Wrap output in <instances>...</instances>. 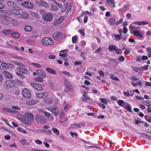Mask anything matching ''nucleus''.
Masks as SVG:
<instances>
[{
  "instance_id": "f257e3e1",
  "label": "nucleus",
  "mask_w": 151,
  "mask_h": 151,
  "mask_svg": "<svg viewBox=\"0 0 151 151\" xmlns=\"http://www.w3.org/2000/svg\"><path fill=\"white\" fill-rule=\"evenodd\" d=\"M34 120L33 115L31 113L27 112L25 114V117L22 120V123L26 125H31Z\"/></svg>"
},
{
  "instance_id": "f03ea898",
  "label": "nucleus",
  "mask_w": 151,
  "mask_h": 151,
  "mask_svg": "<svg viewBox=\"0 0 151 151\" xmlns=\"http://www.w3.org/2000/svg\"><path fill=\"white\" fill-rule=\"evenodd\" d=\"M34 120L33 115L31 113L27 112L25 114V117L22 120V123L26 125H31Z\"/></svg>"
},
{
  "instance_id": "7ed1b4c3",
  "label": "nucleus",
  "mask_w": 151,
  "mask_h": 151,
  "mask_svg": "<svg viewBox=\"0 0 151 151\" xmlns=\"http://www.w3.org/2000/svg\"><path fill=\"white\" fill-rule=\"evenodd\" d=\"M35 118L36 121L40 124H45L47 123V121L45 117L40 114L35 115Z\"/></svg>"
},
{
  "instance_id": "20e7f679",
  "label": "nucleus",
  "mask_w": 151,
  "mask_h": 151,
  "mask_svg": "<svg viewBox=\"0 0 151 151\" xmlns=\"http://www.w3.org/2000/svg\"><path fill=\"white\" fill-rule=\"evenodd\" d=\"M63 34L60 32H55L52 35V37L55 40L59 41L62 39Z\"/></svg>"
},
{
  "instance_id": "39448f33",
  "label": "nucleus",
  "mask_w": 151,
  "mask_h": 151,
  "mask_svg": "<svg viewBox=\"0 0 151 151\" xmlns=\"http://www.w3.org/2000/svg\"><path fill=\"white\" fill-rule=\"evenodd\" d=\"M42 43L44 45H52L53 42L51 39L48 37H45L42 40Z\"/></svg>"
},
{
  "instance_id": "423d86ee",
  "label": "nucleus",
  "mask_w": 151,
  "mask_h": 151,
  "mask_svg": "<svg viewBox=\"0 0 151 151\" xmlns=\"http://www.w3.org/2000/svg\"><path fill=\"white\" fill-rule=\"evenodd\" d=\"M35 2L38 6L45 8H47L49 7V5L48 4L44 1L42 0H40L39 1H36Z\"/></svg>"
},
{
  "instance_id": "0eeeda50",
  "label": "nucleus",
  "mask_w": 151,
  "mask_h": 151,
  "mask_svg": "<svg viewBox=\"0 0 151 151\" xmlns=\"http://www.w3.org/2000/svg\"><path fill=\"white\" fill-rule=\"evenodd\" d=\"M15 83L14 81L9 80L6 81L4 84V86L7 88H10L14 86Z\"/></svg>"
},
{
  "instance_id": "6e6552de",
  "label": "nucleus",
  "mask_w": 151,
  "mask_h": 151,
  "mask_svg": "<svg viewBox=\"0 0 151 151\" xmlns=\"http://www.w3.org/2000/svg\"><path fill=\"white\" fill-rule=\"evenodd\" d=\"M43 18L45 21L48 22L51 21L53 17L51 13H47L46 14L43 16Z\"/></svg>"
},
{
  "instance_id": "1a4fd4ad",
  "label": "nucleus",
  "mask_w": 151,
  "mask_h": 151,
  "mask_svg": "<svg viewBox=\"0 0 151 151\" xmlns=\"http://www.w3.org/2000/svg\"><path fill=\"white\" fill-rule=\"evenodd\" d=\"M22 94L23 96L26 98H29L31 96L30 93L29 91L25 88L22 90Z\"/></svg>"
},
{
  "instance_id": "9d476101",
  "label": "nucleus",
  "mask_w": 151,
  "mask_h": 151,
  "mask_svg": "<svg viewBox=\"0 0 151 151\" xmlns=\"http://www.w3.org/2000/svg\"><path fill=\"white\" fill-rule=\"evenodd\" d=\"M31 85L36 90L38 91H40L42 89V86L39 84H37L34 83H31Z\"/></svg>"
},
{
  "instance_id": "9b49d317",
  "label": "nucleus",
  "mask_w": 151,
  "mask_h": 151,
  "mask_svg": "<svg viewBox=\"0 0 151 151\" xmlns=\"http://www.w3.org/2000/svg\"><path fill=\"white\" fill-rule=\"evenodd\" d=\"M132 34L136 37L138 39H141L143 36L142 32L139 30H134V32Z\"/></svg>"
},
{
  "instance_id": "f8f14e48",
  "label": "nucleus",
  "mask_w": 151,
  "mask_h": 151,
  "mask_svg": "<svg viewBox=\"0 0 151 151\" xmlns=\"http://www.w3.org/2000/svg\"><path fill=\"white\" fill-rule=\"evenodd\" d=\"M50 109L54 115L57 116L58 114L59 111L58 108L57 107L51 106L50 108Z\"/></svg>"
},
{
  "instance_id": "ddd939ff",
  "label": "nucleus",
  "mask_w": 151,
  "mask_h": 151,
  "mask_svg": "<svg viewBox=\"0 0 151 151\" xmlns=\"http://www.w3.org/2000/svg\"><path fill=\"white\" fill-rule=\"evenodd\" d=\"M22 5L26 8L31 9L32 8L33 5L29 2H24L22 3Z\"/></svg>"
},
{
  "instance_id": "4468645a",
  "label": "nucleus",
  "mask_w": 151,
  "mask_h": 151,
  "mask_svg": "<svg viewBox=\"0 0 151 151\" xmlns=\"http://www.w3.org/2000/svg\"><path fill=\"white\" fill-rule=\"evenodd\" d=\"M37 96L40 98L46 97L48 96L47 93L46 92L38 93L37 94Z\"/></svg>"
},
{
  "instance_id": "2eb2a0df",
  "label": "nucleus",
  "mask_w": 151,
  "mask_h": 151,
  "mask_svg": "<svg viewBox=\"0 0 151 151\" xmlns=\"http://www.w3.org/2000/svg\"><path fill=\"white\" fill-rule=\"evenodd\" d=\"M37 74L40 78H43L45 76V74L40 70H38L36 71Z\"/></svg>"
},
{
  "instance_id": "dca6fc26",
  "label": "nucleus",
  "mask_w": 151,
  "mask_h": 151,
  "mask_svg": "<svg viewBox=\"0 0 151 151\" xmlns=\"http://www.w3.org/2000/svg\"><path fill=\"white\" fill-rule=\"evenodd\" d=\"M132 24H135L139 25H143L148 24V22L145 21L136 22H133Z\"/></svg>"
},
{
  "instance_id": "f3484780",
  "label": "nucleus",
  "mask_w": 151,
  "mask_h": 151,
  "mask_svg": "<svg viewBox=\"0 0 151 151\" xmlns=\"http://www.w3.org/2000/svg\"><path fill=\"white\" fill-rule=\"evenodd\" d=\"M7 4L13 8H15L17 6L15 2L11 1H8L7 2Z\"/></svg>"
},
{
  "instance_id": "a211bd4d",
  "label": "nucleus",
  "mask_w": 151,
  "mask_h": 151,
  "mask_svg": "<svg viewBox=\"0 0 151 151\" xmlns=\"http://www.w3.org/2000/svg\"><path fill=\"white\" fill-rule=\"evenodd\" d=\"M8 64H6L5 63H3L1 62V64L0 65V69H2L4 70H6L8 68Z\"/></svg>"
},
{
  "instance_id": "6ab92c4d",
  "label": "nucleus",
  "mask_w": 151,
  "mask_h": 151,
  "mask_svg": "<svg viewBox=\"0 0 151 151\" xmlns=\"http://www.w3.org/2000/svg\"><path fill=\"white\" fill-rule=\"evenodd\" d=\"M45 115L47 116V118L50 121L52 120L53 119V117L52 115H50V114L45 111L44 112Z\"/></svg>"
},
{
  "instance_id": "aec40b11",
  "label": "nucleus",
  "mask_w": 151,
  "mask_h": 151,
  "mask_svg": "<svg viewBox=\"0 0 151 151\" xmlns=\"http://www.w3.org/2000/svg\"><path fill=\"white\" fill-rule=\"evenodd\" d=\"M17 69L19 71L23 73H26L28 72L27 69L22 67H19L17 68Z\"/></svg>"
},
{
  "instance_id": "412c9836",
  "label": "nucleus",
  "mask_w": 151,
  "mask_h": 151,
  "mask_svg": "<svg viewBox=\"0 0 151 151\" xmlns=\"http://www.w3.org/2000/svg\"><path fill=\"white\" fill-rule=\"evenodd\" d=\"M3 75L6 77L8 78H11L12 77V75L9 72L4 71L3 73Z\"/></svg>"
},
{
  "instance_id": "4be33fe9",
  "label": "nucleus",
  "mask_w": 151,
  "mask_h": 151,
  "mask_svg": "<svg viewBox=\"0 0 151 151\" xmlns=\"http://www.w3.org/2000/svg\"><path fill=\"white\" fill-rule=\"evenodd\" d=\"M118 103L120 106L125 108L126 106L127 105V103L124 102L123 100H119L118 102Z\"/></svg>"
},
{
  "instance_id": "5701e85b",
  "label": "nucleus",
  "mask_w": 151,
  "mask_h": 151,
  "mask_svg": "<svg viewBox=\"0 0 151 151\" xmlns=\"http://www.w3.org/2000/svg\"><path fill=\"white\" fill-rule=\"evenodd\" d=\"M137 27L132 25H130L129 26V29L131 34H132L134 32V30H137Z\"/></svg>"
},
{
  "instance_id": "b1692460",
  "label": "nucleus",
  "mask_w": 151,
  "mask_h": 151,
  "mask_svg": "<svg viewBox=\"0 0 151 151\" xmlns=\"http://www.w3.org/2000/svg\"><path fill=\"white\" fill-rule=\"evenodd\" d=\"M1 32L5 35H9L10 34L12 31L10 29H4L1 30Z\"/></svg>"
},
{
  "instance_id": "393cba45",
  "label": "nucleus",
  "mask_w": 151,
  "mask_h": 151,
  "mask_svg": "<svg viewBox=\"0 0 151 151\" xmlns=\"http://www.w3.org/2000/svg\"><path fill=\"white\" fill-rule=\"evenodd\" d=\"M11 36L15 38H18L20 36L19 33L17 32H15L12 33L11 35Z\"/></svg>"
},
{
  "instance_id": "a878e982",
  "label": "nucleus",
  "mask_w": 151,
  "mask_h": 151,
  "mask_svg": "<svg viewBox=\"0 0 151 151\" xmlns=\"http://www.w3.org/2000/svg\"><path fill=\"white\" fill-rule=\"evenodd\" d=\"M46 70L47 72L54 75L56 73V72L55 70L50 68H46Z\"/></svg>"
},
{
  "instance_id": "bb28decb",
  "label": "nucleus",
  "mask_w": 151,
  "mask_h": 151,
  "mask_svg": "<svg viewBox=\"0 0 151 151\" xmlns=\"http://www.w3.org/2000/svg\"><path fill=\"white\" fill-rule=\"evenodd\" d=\"M107 1L111 6L113 7H115V3L114 0H107Z\"/></svg>"
},
{
  "instance_id": "cd10ccee",
  "label": "nucleus",
  "mask_w": 151,
  "mask_h": 151,
  "mask_svg": "<svg viewBox=\"0 0 151 151\" xmlns=\"http://www.w3.org/2000/svg\"><path fill=\"white\" fill-rule=\"evenodd\" d=\"M124 108L127 110L129 112H132L131 106L129 104L127 103V105L126 106L125 108Z\"/></svg>"
},
{
  "instance_id": "c85d7f7f",
  "label": "nucleus",
  "mask_w": 151,
  "mask_h": 151,
  "mask_svg": "<svg viewBox=\"0 0 151 151\" xmlns=\"http://www.w3.org/2000/svg\"><path fill=\"white\" fill-rule=\"evenodd\" d=\"M37 101L32 100L31 101H29L27 102V104L28 105H32L35 104L37 103Z\"/></svg>"
},
{
  "instance_id": "c756f323",
  "label": "nucleus",
  "mask_w": 151,
  "mask_h": 151,
  "mask_svg": "<svg viewBox=\"0 0 151 151\" xmlns=\"http://www.w3.org/2000/svg\"><path fill=\"white\" fill-rule=\"evenodd\" d=\"M21 17L23 19H27L28 18L29 15L26 12H23L21 14Z\"/></svg>"
},
{
  "instance_id": "7c9ffc66",
  "label": "nucleus",
  "mask_w": 151,
  "mask_h": 151,
  "mask_svg": "<svg viewBox=\"0 0 151 151\" xmlns=\"http://www.w3.org/2000/svg\"><path fill=\"white\" fill-rule=\"evenodd\" d=\"M45 102L47 104H51L52 102V99L47 98L45 99Z\"/></svg>"
},
{
  "instance_id": "2f4dec72",
  "label": "nucleus",
  "mask_w": 151,
  "mask_h": 151,
  "mask_svg": "<svg viewBox=\"0 0 151 151\" xmlns=\"http://www.w3.org/2000/svg\"><path fill=\"white\" fill-rule=\"evenodd\" d=\"M116 49V47L113 45L109 46L108 48V50L109 51H112L114 50H115Z\"/></svg>"
},
{
  "instance_id": "473e14b6",
  "label": "nucleus",
  "mask_w": 151,
  "mask_h": 151,
  "mask_svg": "<svg viewBox=\"0 0 151 151\" xmlns=\"http://www.w3.org/2000/svg\"><path fill=\"white\" fill-rule=\"evenodd\" d=\"M12 13L15 15H19V11L16 9H12L11 11Z\"/></svg>"
},
{
  "instance_id": "72a5a7b5",
  "label": "nucleus",
  "mask_w": 151,
  "mask_h": 151,
  "mask_svg": "<svg viewBox=\"0 0 151 151\" xmlns=\"http://www.w3.org/2000/svg\"><path fill=\"white\" fill-rule=\"evenodd\" d=\"M24 30L27 32H30L32 30V27L30 26H26L24 28Z\"/></svg>"
},
{
  "instance_id": "f704fd0d",
  "label": "nucleus",
  "mask_w": 151,
  "mask_h": 151,
  "mask_svg": "<svg viewBox=\"0 0 151 151\" xmlns=\"http://www.w3.org/2000/svg\"><path fill=\"white\" fill-rule=\"evenodd\" d=\"M122 36L120 35H116L115 36V40L116 41H119L122 38Z\"/></svg>"
},
{
  "instance_id": "c9c22d12",
  "label": "nucleus",
  "mask_w": 151,
  "mask_h": 151,
  "mask_svg": "<svg viewBox=\"0 0 151 151\" xmlns=\"http://www.w3.org/2000/svg\"><path fill=\"white\" fill-rule=\"evenodd\" d=\"M25 116H24L23 115L19 114L17 115V118L19 119L22 122V120H24Z\"/></svg>"
},
{
  "instance_id": "e433bc0d",
  "label": "nucleus",
  "mask_w": 151,
  "mask_h": 151,
  "mask_svg": "<svg viewBox=\"0 0 151 151\" xmlns=\"http://www.w3.org/2000/svg\"><path fill=\"white\" fill-rule=\"evenodd\" d=\"M32 16L35 18L36 19H38L39 18L38 14L35 12H33L32 13Z\"/></svg>"
},
{
  "instance_id": "4c0bfd02",
  "label": "nucleus",
  "mask_w": 151,
  "mask_h": 151,
  "mask_svg": "<svg viewBox=\"0 0 151 151\" xmlns=\"http://www.w3.org/2000/svg\"><path fill=\"white\" fill-rule=\"evenodd\" d=\"M116 22V20L113 18H111L109 20V22L110 24L112 25H114L115 24Z\"/></svg>"
},
{
  "instance_id": "58836bf2",
  "label": "nucleus",
  "mask_w": 151,
  "mask_h": 151,
  "mask_svg": "<svg viewBox=\"0 0 151 151\" xmlns=\"http://www.w3.org/2000/svg\"><path fill=\"white\" fill-rule=\"evenodd\" d=\"M65 83L67 87L70 89H71L72 88L71 85L68 82V81H66L65 82Z\"/></svg>"
},
{
  "instance_id": "ea45409f",
  "label": "nucleus",
  "mask_w": 151,
  "mask_h": 151,
  "mask_svg": "<svg viewBox=\"0 0 151 151\" xmlns=\"http://www.w3.org/2000/svg\"><path fill=\"white\" fill-rule=\"evenodd\" d=\"M149 65H146L144 66H142L140 68V70H148V67Z\"/></svg>"
},
{
  "instance_id": "a19ab883",
  "label": "nucleus",
  "mask_w": 151,
  "mask_h": 151,
  "mask_svg": "<svg viewBox=\"0 0 151 151\" xmlns=\"http://www.w3.org/2000/svg\"><path fill=\"white\" fill-rule=\"evenodd\" d=\"M14 63L15 65H17V66H21V67H25L24 65L22 63L17 62H15V61H14Z\"/></svg>"
},
{
  "instance_id": "79ce46f5",
  "label": "nucleus",
  "mask_w": 151,
  "mask_h": 151,
  "mask_svg": "<svg viewBox=\"0 0 151 151\" xmlns=\"http://www.w3.org/2000/svg\"><path fill=\"white\" fill-rule=\"evenodd\" d=\"M145 118L147 121L149 122H151V116H149L147 115H145Z\"/></svg>"
},
{
  "instance_id": "37998d69",
  "label": "nucleus",
  "mask_w": 151,
  "mask_h": 151,
  "mask_svg": "<svg viewBox=\"0 0 151 151\" xmlns=\"http://www.w3.org/2000/svg\"><path fill=\"white\" fill-rule=\"evenodd\" d=\"M32 64L35 67L40 68L41 67V65L38 63H32Z\"/></svg>"
},
{
  "instance_id": "c03bdc74",
  "label": "nucleus",
  "mask_w": 151,
  "mask_h": 151,
  "mask_svg": "<svg viewBox=\"0 0 151 151\" xmlns=\"http://www.w3.org/2000/svg\"><path fill=\"white\" fill-rule=\"evenodd\" d=\"M143 104L147 106H150L151 105V103L148 101H144L143 102Z\"/></svg>"
},
{
  "instance_id": "a18cd8bd",
  "label": "nucleus",
  "mask_w": 151,
  "mask_h": 151,
  "mask_svg": "<svg viewBox=\"0 0 151 151\" xmlns=\"http://www.w3.org/2000/svg\"><path fill=\"white\" fill-rule=\"evenodd\" d=\"M16 74L23 79L24 78V76L22 74L18 72H16Z\"/></svg>"
},
{
  "instance_id": "49530a36",
  "label": "nucleus",
  "mask_w": 151,
  "mask_h": 151,
  "mask_svg": "<svg viewBox=\"0 0 151 151\" xmlns=\"http://www.w3.org/2000/svg\"><path fill=\"white\" fill-rule=\"evenodd\" d=\"M111 78L114 80H115L116 81H118L119 80V78L117 77H114V76L111 74L110 76Z\"/></svg>"
},
{
  "instance_id": "de8ad7c7",
  "label": "nucleus",
  "mask_w": 151,
  "mask_h": 151,
  "mask_svg": "<svg viewBox=\"0 0 151 151\" xmlns=\"http://www.w3.org/2000/svg\"><path fill=\"white\" fill-rule=\"evenodd\" d=\"M52 131L53 132L56 134L57 135H58L59 134V130L56 128H53L52 129Z\"/></svg>"
},
{
  "instance_id": "09e8293b",
  "label": "nucleus",
  "mask_w": 151,
  "mask_h": 151,
  "mask_svg": "<svg viewBox=\"0 0 151 151\" xmlns=\"http://www.w3.org/2000/svg\"><path fill=\"white\" fill-rule=\"evenodd\" d=\"M100 101L102 103L104 104H106L107 103V102L106 100L104 99L101 98L99 99Z\"/></svg>"
},
{
  "instance_id": "8fccbe9b",
  "label": "nucleus",
  "mask_w": 151,
  "mask_h": 151,
  "mask_svg": "<svg viewBox=\"0 0 151 151\" xmlns=\"http://www.w3.org/2000/svg\"><path fill=\"white\" fill-rule=\"evenodd\" d=\"M51 9L54 11L57 10L58 8L56 5H52L51 6Z\"/></svg>"
},
{
  "instance_id": "3c124183",
  "label": "nucleus",
  "mask_w": 151,
  "mask_h": 151,
  "mask_svg": "<svg viewBox=\"0 0 151 151\" xmlns=\"http://www.w3.org/2000/svg\"><path fill=\"white\" fill-rule=\"evenodd\" d=\"M12 24L15 26H16L19 23L16 20H14L12 21Z\"/></svg>"
},
{
  "instance_id": "603ef678",
  "label": "nucleus",
  "mask_w": 151,
  "mask_h": 151,
  "mask_svg": "<svg viewBox=\"0 0 151 151\" xmlns=\"http://www.w3.org/2000/svg\"><path fill=\"white\" fill-rule=\"evenodd\" d=\"M71 107V105L69 104H67L64 107V109L65 111H67L68 109L70 108Z\"/></svg>"
},
{
  "instance_id": "864d4df0",
  "label": "nucleus",
  "mask_w": 151,
  "mask_h": 151,
  "mask_svg": "<svg viewBox=\"0 0 151 151\" xmlns=\"http://www.w3.org/2000/svg\"><path fill=\"white\" fill-rule=\"evenodd\" d=\"M27 43L30 45H34L35 44V42L31 40H28L27 41Z\"/></svg>"
},
{
  "instance_id": "5fc2aeb1",
  "label": "nucleus",
  "mask_w": 151,
  "mask_h": 151,
  "mask_svg": "<svg viewBox=\"0 0 151 151\" xmlns=\"http://www.w3.org/2000/svg\"><path fill=\"white\" fill-rule=\"evenodd\" d=\"M77 37L76 36H73L72 38V42L73 43H75L77 41Z\"/></svg>"
},
{
  "instance_id": "6e6d98bb",
  "label": "nucleus",
  "mask_w": 151,
  "mask_h": 151,
  "mask_svg": "<svg viewBox=\"0 0 151 151\" xmlns=\"http://www.w3.org/2000/svg\"><path fill=\"white\" fill-rule=\"evenodd\" d=\"M80 128V125H78L77 124H73L70 127V128Z\"/></svg>"
},
{
  "instance_id": "4d7b16f0",
  "label": "nucleus",
  "mask_w": 151,
  "mask_h": 151,
  "mask_svg": "<svg viewBox=\"0 0 151 151\" xmlns=\"http://www.w3.org/2000/svg\"><path fill=\"white\" fill-rule=\"evenodd\" d=\"M118 59L120 61H123L125 60L124 58L122 56H121L119 57Z\"/></svg>"
},
{
  "instance_id": "13d9d810",
  "label": "nucleus",
  "mask_w": 151,
  "mask_h": 151,
  "mask_svg": "<svg viewBox=\"0 0 151 151\" xmlns=\"http://www.w3.org/2000/svg\"><path fill=\"white\" fill-rule=\"evenodd\" d=\"M115 51L116 52V53L118 54H121L122 53V50L120 49H117L116 48Z\"/></svg>"
},
{
  "instance_id": "bf43d9fd",
  "label": "nucleus",
  "mask_w": 151,
  "mask_h": 151,
  "mask_svg": "<svg viewBox=\"0 0 151 151\" xmlns=\"http://www.w3.org/2000/svg\"><path fill=\"white\" fill-rule=\"evenodd\" d=\"M132 69L133 70H134L136 72H138V71L139 70H140V69L139 68H138L137 67H134L132 68Z\"/></svg>"
},
{
  "instance_id": "052dcab7",
  "label": "nucleus",
  "mask_w": 151,
  "mask_h": 151,
  "mask_svg": "<svg viewBox=\"0 0 151 151\" xmlns=\"http://www.w3.org/2000/svg\"><path fill=\"white\" fill-rule=\"evenodd\" d=\"M99 105L100 107L102 108L103 109H104L105 108L106 106L105 105L103 104L99 103Z\"/></svg>"
},
{
  "instance_id": "680f3d73",
  "label": "nucleus",
  "mask_w": 151,
  "mask_h": 151,
  "mask_svg": "<svg viewBox=\"0 0 151 151\" xmlns=\"http://www.w3.org/2000/svg\"><path fill=\"white\" fill-rule=\"evenodd\" d=\"M123 21V19H120L119 20V21L117 22H116V25H118L120 23H122Z\"/></svg>"
},
{
  "instance_id": "e2e57ef3",
  "label": "nucleus",
  "mask_w": 151,
  "mask_h": 151,
  "mask_svg": "<svg viewBox=\"0 0 151 151\" xmlns=\"http://www.w3.org/2000/svg\"><path fill=\"white\" fill-rule=\"evenodd\" d=\"M124 95L125 96H133V94L131 95L129 93L127 92H124Z\"/></svg>"
},
{
  "instance_id": "0e129e2a",
  "label": "nucleus",
  "mask_w": 151,
  "mask_h": 151,
  "mask_svg": "<svg viewBox=\"0 0 151 151\" xmlns=\"http://www.w3.org/2000/svg\"><path fill=\"white\" fill-rule=\"evenodd\" d=\"M3 109L4 111H8L10 112H11V111H12V109H9L7 108H4Z\"/></svg>"
},
{
  "instance_id": "69168bd1",
  "label": "nucleus",
  "mask_w": 151,
  "mask_h": 151,
  "mask_svg": "<svg viewBox=\"0 0 151 151\" xmlns=\"http://www.w3.org/2000/svg\"><path fill=\"white\" fill-rule=\"evenodd\" d=\"M78 31L83 36L85 35L84 29H81L80 30H79Z\"/></svg>"
},
{
  "instance_id": "338daca9",
  "label": "nucleus",
  "mask_w": 151,
  "mask_h": 151,
  "mask_svg": "<svg viewBox=\"0 0 151 151\" xmlns=\"http://www.w3.org/2000/svg\"><path fill=\"white\" fill-rule=\"evenodd\" d=\"M41 78H35V80L36 81L40 82H42L43 81V80L41 79Z\"/></svg>"
},
{
  "instance_id": "774afa93",
  "label": "nucleus",
  "mask_w": 151,
  "mask_h": 151,
  "mask_svg": "<svg viewBox=\"0 0 151 151\" xmlns=\"http://www.w3.org/2000/svg\"><path fill=\"white\" fill-rule=\"evenodd\" d=\"M35 143H36L38 145L41 144L42 143V142L41 141L38 139L36 140L35 141Z\"/></svg>"
}]
</instances>
